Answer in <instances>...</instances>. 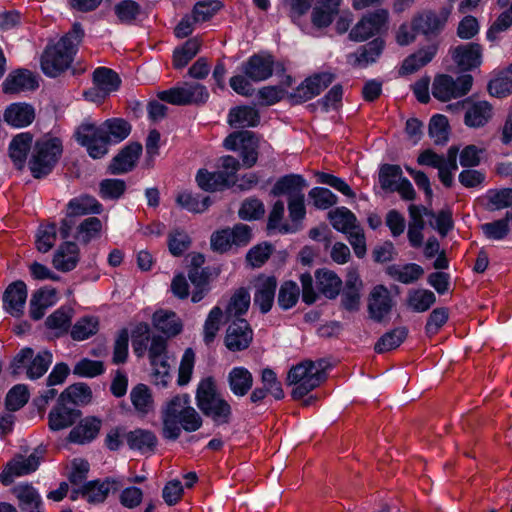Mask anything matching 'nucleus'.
<instances>
[{
    "label": "nucleus",
    "mask_w": 512,
    "mask_h": 512,
    "mask_svg": "<svg viewBox=\"0 0 512 512\" xmlns=\"http://www.w3.org/2000/svg\"><path fill=\"white\" fill-rule=\"evenodd\" d=\"M259 121L258 111L249 106L236 107L228 115V122L234 127H255Z\"/></svg>",
    "instance_id": "49530a36"
},
{
    "label": "nucleus",
    "mask_w": 512,
    "mask_h": 512,
    "mask_svg": "<svg viewBox=\"0 0 512 512\" xmlns=\"http://www.w3.org/2000/svg\"><path fill=\"white\" fill-rule=\"evenodd\" d=\"M52 363V354L47 351H41L34 356V351L29 348H23L12 362L13 374L19 373V369L26 368V374L29 379H38L43 376Z\"/></svg>",
    "instance_id": "6e6552de"
},
{
    "label": "nucleus",
    "mask_w": 512,
    "mask_h": 512,
    "mask_svg": "<svg viewBox=\"0 0 512 512\" xmlns=\"http://www.w3.org/2000/svg\"><path fill=\"white\" fill-rule=\"evenodd\" d=\"M35 118L34 108L26 103H13L4 113L5 121L17 128L28 126Z\"/></svg>",
    "instance_id": "7c9ffc66"
},
{
    "label": "nucleus",
    "mask_w": 512,
    "mask_h": 512,
    "mask_svg": "<svg viewBox=\"0 0 512 512\" xmlns=\"http://www.w3.org/2000/svg\"><path fill=\"white\" fill-rule=\"evenodd\" d=\"M317 287L321 293L330 299H334L338 296L342 280L340 277L331 270L320 269L315 273Z\"/></svg>",
    "instance_id": "58836bf2"
},
{
    "label": "nucleus",
    "mask_w": 512,
    "mask_h": 512,
    "mask_svg": "<svg viewBox=\"0 0 512 512\" xmlns=\"http://www.w3.org/2000/svg\"><path fill=\"white\" fill-rule=\"evenodd\" d=\"M328 218L334 229L348 234L359 225L356 216L346 207H338L328 213Z\"/></svg>",
    "instance_id": "c03bdc74"
},
{
    "label": "nucleus",
    "mask_w": 512,
    "mask_h": 512,
    "mask_svg": "<svg viewBox=\"0 0 512 512\" xmlns=\"http://www.w3.org/2000/svg\"><path fill=\"white\" fill-rule=\"evenodd\" d=\"M253 339V331L243 318L233 320L227 327L225 346L230 351H241L249 347Z\"/></svg>",
    "instance_id": "dca6fc26"
},
{
    "label": "nucleus",
    "mask_w": 512,
    "mask_h": 512,
    "mask_svg": "<svg viewBox=\"0 0 512 512\" xmlns=\"http://www.w3.org/2000/svg\"><path fill=\"white\" fill-rule=\"evenodd\" d=\"M97 126L92 123H83L76 131L77 141L84 147L93 159H100L108 152L110 144L103 135H99Z\"/></svg>",
    "instance_id": "ddd939ff"
},
{
    "label": "nucleus",
    "mask_w": 512,
    "mask_h": 512,
    "mask_svg": "<svg viewBox=\"0 0 512 512\" xmlns=\"http://www.w3.org/2000/svg\"><path fill=\"white\" fill-rule=\"evenodd\" d=\"M449 53L461 71H470L482 64L483 49L477 43L460 44L452 47Z\"/></svg>",
    "instance_id": "2eb2a0df"
},
{
    "label": "nucleus",
    "mask_w": 512,
    "mask_h": 512,
    "mask_svg": "<svg viewBox=\"0 0 512 512\" xmlns=\"http://www.w3.org/2000/svg\"><path fill=\"white\" fill-rule=\"evenodd\" d=\"M274 58L270 54L252 55L242 64V72L254 82H260L272 76Z\"/></svg>",
    "instance_id": "a211bd4d"
},
{
    "label": "nucleus",
    "mask_w": 512,
    "mask_h": 512,
    "mask_svg": "<svg viewBox=\"0 0 512 512\" xmlns=\"http://www.w3.org/2000/svg\"><path fill=\"white\" fill-rule=\"evenodd\" d=\"M39 464L40 458L34 453L28 457L17 456L7 463L0 474V481L4 485H9L12 483L14 477L34 472L38 468Z\"/></svg>",
    "instance_id": "6ab92c4d"
},
{
    "label": "nucleus",
    "mask_w": 512,
    "mask_h": 512,
    "mask_svg": "<svg viewBox=\"0 0 512 512\" xmlns=\"http://www.w3.org/2000/svg\"><path fill=\"white\" fill-rule=\"evenodd\" d=\"M228 384L235 396L242 397L247 394L253 385V376L244 367H234L228 373Z\"/></svg>",
    "instance_id": "e433bc0d"
},
{
    "label": "nucleus",
    "mask_w": 512,
    "mask_h": 512,
    "mask_svg": "<svg viewBox=\"0 0 512 512\" xmlns=\"http://www.w3.org/2000/svg\"><path fill=\"white\" fill-rule=\"evenodd\" d=\"M407 333L408 332L405 327H398L387 332L375 344L376 352L383 353L397 348L404 341Z\"/></svg>",
    "instance_id": "bf43d9fd"
},
{
    "label": "nucleus",
    "mask_w": 512,
    "mask_h": 512,
    "mask_svg": "<svg viewBox=\"0 0 512 512\" xmlns=\"http://www.w3.org/2000/svg\"><path fill=\"white\" fill-rule=\"evenodd\" d=\"M38 86L35 76L28 70H17L8 75L3 82L5 93H18L33 90Z\"/></svg>",
    "instance_id": "c756f323"
},
{
    "label": "nucleus",
    "mask_w": 512,
    "mask_h": 512,
    "mask_svg": "<svg viewBox=\"0 0 512 512\" xmlns=\"http://www.w3.org/2000/svg\"><path fill=\"white\" fill-rule=\"evenodd\" d=\"M341 0H317L311 14L314 26L318 28L328 27L338 12Z\"/></svg>",
    "instance_id": "473e14b6"
},
{
    "label": "nucleus",
    "mask_w": 512,
    "mask_h": 512,
    "mask_svg": "<svg viewBox=\"0 0 512 512\" xmlns=\"http://www.w3.org/2000/svg\"><path fill=\"white\" fill-rule=\"evenodd\" d=\"M154 326L167 336H175L182 331L180 318L173 311L159 310L153 315Z\"/></svg>",
    "instance_id": "ea45409f"
},
{
    "label": "nucleus",
    "mask_w": 512,
    "mask_h": 512,
    "mask_svg": "<svg viewBox=\"0 0 512 512\" xmlns=\"http://www.w3.org/2000/svg\"><path fill=\"white\" fill-rule=\"evenodd\" d=\"M325 379L324 362L303 361L293 366L287 375V384L292 386V397L301 399Z\"/></svg>",
    "instance_id": "20e7f679"
},
{
    "label": "nucleus",
    "mask_w": 512,
    "mask_h": 512,
    "mask_svg": "<svg viewBox=\"0 0 512 512\" xmlns=\"http://www.w3.org/2000/svg\"><path fill=\"white\" fill-rule=\"evenodd\" d=\"M511 225L512 210L507 211L503 219L483 224L481 226V229L487 238L493 240H500L503 239L508 234Z\"/></svg>",
    "instance_id": "6e6d98bb"
},
{
    "label": "nucleus",
    "mask_w": 512,
    "mask_h": 512,
    "mask_svg": "<svg viewBox=\"0 0 512 512\" xmlns=\"http://www.w3.org/2000/svg\"><path fill=\"white\" fill-rule=\"evenodd\" d=\"M388 273L395 280L409 284L418 280L424 271L418 264L410 263L403 266H391L388 268Z\"/></svg>",
    "instance_id": "5fc2aeb1"
},
{
    "label": "nucleus",
    "mask_w": 512,
    "mask_h": 512,
    "mask_svg": "<svg viewBox=\"0 0 512 512\" xmlns=\"http://www.w3.org/2000/svg\"><path fill=\"white\" fill-rule=\"evenodd\" d=\"M162 101L177 106L204 104L209 98L207 88L199 83L185 82L158 93Z\"/></svg>",
    "instance_id": "423d86ee"
},
{
    "label": "nucleus",
    "mask_w": 512,
    "mask_h": 512,
    "mask_svg": "<svg viewBox=\"0 0 512 512\" xmlns=\"http://www.w3.org/2000/svg\"><path fill=\"white\" fill-rule=\"evenodd\" d=\"M414 29L424 35H432L438 33L447 21L446 15H436L435 13L427 12L420 14L414 19Z\"/></svg>",
    "instance_id": "a18cd8bd"
},
{
    "label": "nucleus",
    "mask_w": 512,
    "mask_h": 512,
    "mask_svg": "<svg viewBox=\"0 0 512 512\" xmlns=\"http://www.w3.org/2000/svg\"><path fill=\"white\" fill-rule=\"evenodd\" d=\"M224 146L228 150H239L242 164L246 168H251L257 162L259 140L250 131L230 134L224 140Z\"/></svg>",
    "instance_id": "1a4fd4ad"
},
{
    "label": "nucleus",
    "mask_w": 512,
    "mask_h": 512,
    "mask_svg": "<svg viewBox=\"0 0 512 512\" xmlns=\"http://www.w3.org/2000/svg\"><path fill=\"white\" fill-rule=\"evenodd\" d=\"M388 21V12L378 9L363 16L349 33L350 39L362 42L380 33Z\"/></svg>",
    "instance_id": "f8f14e48"
},
{
    "label": "nucleus",
    "mask_w": 512,
    "mask_h": 512,
    "mask_svg": "<svg viewBox=\"0 0 512 512\" xmlns=\"http://www.w3.org/2000/svg\"><path fill=\"white\" fill-rule=\"evenodd\" d=\"M487 208L501 210L512 205V189L489 190L486 194Z\"/></svg>",
    "instance_id": "774afa93"
},
{
    "label": "nucleus",
    "mask_w": 512,
    "mask_h": 512,
    "mask_svg": "<svg viewBox=\"0 0 512 512\" xmlns=\"http://www.w3.org/2000/svg\"><path fill=\"white\" fill-rule=\"evenodd\" d=\"M254 287V305L259 307L262 313H267L274 303L277 281L272 276H260L256 279Z\"/></svg>",
    "instance_id": "4be33fe9"
},
{
    "label": "nucleus",
    "mask_w": 512,
    "mask_h": 512,
    "mask_svg": "<svg viewBox=\"0 0 512 512\" xmlns=\"http://www.w3.org/2000/svg\"><path fill=\"white\" fill-rule=\"evenodd\" d=\"M27 299V286L22 281L10 284L3 295L4 309L14 317L23 315Z\"/></svg>",
    "instance_id": "412c9836"
},
{
    "label": "nucleus",
    "mask_w": 512,
    "mask_h": 512,
    "mask_svg": "<svg viewBox=\"0 0 512 512\" xmlns=\"http://www.w3.org/2000/svg\"><path fill=\"white\" fill-rule=\"evenodd\" d=\"M491 116L492 107L488 102H474L467 107L464 122L469 127L478 128L484 126Z\"/></svg>",
    "instance_id": "4c0bfd02"
},
{
    "label": "nucleus",
    "mask_w": 512,
    "mask_h": 512,
    "mask_svg": "<svg viewBox=\"0 0 512 512\" xmlns=\"http://www.w3.org/2000/svg\"><path fill=\"white\" fill-rule=\"evenodd\" d=\"M333 81L330 73L317 74L306 79L297 89V96L303 101L319 95Z\"/></svg>",
    "instance_id": "f704fd0d"
},
{
    "label": "nucleus",
    "mask_w": 512,
    "mask_h": 512,
    "mask_svg": "<svg viewBox=\"0 0 512 512\" xmlns=\"http://www.w3.org/2000/svg\"><path fill=\"white\" fill-rule=\"evenodd\" d=\"M130 400L135 411L140 415H147L154 410L152 393L144 384H137L131 389Z\"/></svg>",
    "instance_id": "79ce46f5"
},
{
    "label": "nucleus",
    "mask_w": 512,
    "mask_h": 512,
    "mask_svg": "<svg viewBox=\"0 0 512 512\" xmlns=\"http://www.w3.org/2000/svg\"><path fill=\"white\" fill-rule=\"evenodd\" d=\"M99 328L98 318L85 316L80 318L72 327L71 336L76 341H83L94 335Z\"/></svg>",
    "instance_id": "13d9d810"
},
{
    "label": "nucleus",
    "mask_w": 512,
    "mask_h": 512,
    "mask_svg": "<svg viewBox=\"0 0 512 512\" xmlns=\"http://www.w3.org/2000/svg\"><path fill=\"white\" fill-rule=\"evenodd\" d=\"M198 186L205 191H218L230 187L232 181L223 172H208L199 170L196 175Z\"/></svg>",
    "instance_id": "a19ab883"
},
{
    "label": "nucleus",
    "mask_w": 512,
    "mask_h": 512,
    "mask_svg": "<svg viewBox=\"0 0 512 512\" xmlns=\"http://www.w3.org/2000/svg\"><path fill=\"white\" fill-rule=\"evenodd\" d=\"M95 88L85 92L87 99L91 101H99L111 92L118 89L120 79L118 75L111 69L100 67L93 73Z\"/></svg>",
    "instance_id": "f3484780"
},
{
    "label": "nucleus",
    "mask_w": 512,
    "mask_h": 512,
    "mask_svg": "<svg viewBox=\"0 0 512 512\" xmlns=\"http://www.w3.org/2000/svg\"><path fill=\"white\" fill-rule=\"evenodd\" d=\"M126 440L131 449L146 452L152 450L157 443V438L149 430L136 429L126 435Z\"/></svg>",
    "instance_id": "3c124183"
},
{
    "label": "nucleus",
    "mask_w": 512,
    "mask_h": 512,
    "mask_svg": "<svg viewBox=\"0 0 512 512\" xmlns=\"http://www.w3.org/2000/svg\"><path fill=\"white\" fill-rule=\"evenodd\" d=\"M435 301L434 293L426 289L411 290L407 296V305L415 312L427 311Z\"/></svg>",
    "instance_id": "864d4df0"
},
{
    "label": "nucleus",
    "mask_w": 512,
    "mask_h": 512,
    "mask_svg": "<svg viewBox=\"0 0 512 512\" xmlns=\"http://www.w3.org/2000/svg\"><path fill=\"white\" fill-rule=\"evenodd\" d=\"M394 306L389 290L383 285L375 286L368 298V311L370 317L381 321L386 317Z\"/></svg>",
    "instance_id": "aec40b11"
},
{
    "label": "nucleus",
    "mask_w": 512,
    "mask_h": 512,
    "mask_svg": "<svg viewBox=\"0 0 512 512\" xmlns=\"http://www.w3.org/2000/svg\"><path fill=\"white\" fill-rule=\"evenodd\" d=\"M496 5L503 11L486 33L487 40L490 42L497 41L499 34L512 26V0H497Z\"/></svg>",
    "instance_id": "c85d7f7f"
},
{
    "label": "nucleus",
    "mask_w": 512,
    "mask_h": 512,
    "mask_svg": "<svg viewBox=\"0 0 512 512\" xmlns=\"http://www.w3.org/2000/svg\"><path fill=\"white\" fill-rule=\"evenodd\" d=\"M250 305V295L244 290H239L231 298L226 308L228 319L232 317L239 318L247 312Z\"/></svg>",
    "instance_id": "69168bd1"
},
{
    "label": "nucleus",
    "mask_w": 512,
    "mask_h": 512,
    "mask_svg": "<svg viewBox=\"0 0 512 512\" xmlns=\"http://www.w3.org/2000/svg\"><path fill=\"white\" fill-rule=\"evenodd\" d=\"M13 495L22 512H43V502L38 491L29 484H18L13 488Z\"/></svg>",
    "instance_id": "393cba45"
},
{
    "label": "nucleus",
    "mask_w": 512,
    "mask_h": 512,
    "mask_svg": "<svg viewBox=\"0 0 512 512\" xmlns=\"http://www.w3.org/2000/svg\"><path fill=\"white\" fill-rule=\"evenodd\" d=\"M57 292L52 288H43L36 291L30 300V316L34 320L41 319L47 308L56 304Z\"/></svg>",
    "instance_id": "72a5a7b5"
},
{
    "label": "nucleus",
    "mask_w": 512,
    "mask_h": 512,
    "mask_svg": "<svg viewBox=\"0 0 512 512\" xmlns=\"http://www.w3.org/2000/svg\"><path fill=\"white\" fill-rule=\"evenodd\" d=\"M101 204L90 196H80L71 199L67 204L66 216L61 222L60 235L62 238H68L74 226L73 217L82 216L89 213H100Z\"/></svg>",
    "instance_id": "9b49d317"
},
{
    "label": "nucleus",
    "mask_w": 512,
    "mask_h": 512,
    "mask_svg": "<svg viewBox=\"0 0 512 512\" xmlns=\"http://www.w3.org/2000/svg\"><path fill=\"white\" fill-rule=\"evenodd\" d=\"M123 484V477H106L86 483L82 487L81 493L90 503H103L110 493L119 492Z\"/></svg>",
    "instance_id": "4468645a"
},
{
    "label": "nucleus",
    "mask_w": 512,
    "mask_h": 512,
    "mask_svg": "<svg viewBox=\"0 0 512 512\" xmlns=\"http://www.w3.org/2000/svg\"><path fill=\"white\" fill-rule=\"evenodd\" d=\"M384 49V41L374 39L366 45L361 46L356 52L347 56V62L357 68H365L376 62Z\"/></svg>",
    "instance_id": "5701e85b"
},
{
    "label": "nucleus",
    "mask_w": 512,
    "mask_h": 512,
    "mask_svg": "<svg viewBox=\"0 0 512 512\" xmlns=\"http://www.w3.org/2000/svg\"><path fill=\"white\" fill-rule=\"evenodd\" d=\"M62 153V144L58 138L44 136L39 139L33 149L29 167L34 177L48 174Z\"/></svg>",
    "instance_id": "39448f33"
},
{
    "label": "nucleus",
    "mask_w": 512,
    "mask_h": 512,
    "mask_svg": "<svg viewBox=\"0 0 512 512\" xmlns=\"http://www.w3.org/2000/svg\"><path fill=\"white\" fill-rule=\"evenodd\" d=\"M149 358L153 370V381L165 387L171 380L169 356L166 352V341L161 337H153L149 347Z\"/></svg>",
    "instance_id": "9d476101"
},
{
    "label": "nucleus",
    "mask_w": 512,
    "mask_h": 512,
    "mask_svg": "<svg viewBox=\"0 0 512 512\" xmlns=\"http://www.w3.org/2000/svg\"><path fill=\"white\" fill-rule=\"evenodd\" d=\"M79 259L78 246L74 242H65L56 250L53 265L57 270L68 272L77 266Z\"/></svg>",
    "instance_id": "bb28decb"
},
{
    "label": "nucleus",
    "mask_w": 512,
    "mask_h": 512,
    "mask_svg": "<svg viewBox=\"0 0 512 512\" xmlns=\"http://www.w3.org/2000/svg\"><path fill=\"white\" fill-rule=\"evenodd\" d=\"M100 430V421L85 419L75 426L69 433V440L74 443H85L94 439Z\"/></svg>",
    "instance_id": "8fccbe9b"
},
{
    "label": "nucleus",
    "mask_w": 512,
    "mask_h": 512,
    "mask_svg": "<svg viewBox=\"0 0 512 512\" xmlns=\"http://www.w3.org/2000/svg\"><path fill=\"white\" fill-rule=\"evenodd\" d=\"M201 47V41L197 38L187 40L180 48L175 49L173 54V65L175 68H183L196 56Z\"/></svg>",
    "instance_id": "603ef678"
},
{
    "label": "nucleus",
    "mask_w": 512,
    "mask_h": 512,
    "mask_svg": "<svg viewBox=\"0 0 512 512\" xmlns=\"http://www.w3.org/2000/svg\"><path fill=\"white\" fill-rule=\"evenodd\" d=\"M141 152V144L131 143L127 145L111 162L110 172L112 174H123L130 171L135 166Z\"/></svg>",
    "instance_id": "a878e982"
},
{
    "label": "nucleus",
    "mask_w": 512,
    "mask_h": 512,
    "mask_svg": "<svg viewBox=\"0 0 512 512\" xmlns=\"http://www.w3.org/2000/svg\"><path fill=\"white\" fill-rule=\"evenodd\" d=\"M458 148L452 146L448 149L446 160L437 168L440 181L447 187L453 183V172L458 169L457 154Z\"/></svg>",
    "instance_id": "052dcab7"
},
{
    "label": "nucleus",
    "mask_w": 512,
    "mask_h": 512,
    "mask_svg": "<svg viewBox=\"0 0 512 512\" xmlns=\"http://www.w3.org/2000/svg\"><path fill=\"white\" fill-rule=\"evenodd\" d=\"M363 283L355 269L347 273L345 286L342 292L341 302L348 311H357L360 307L361 290Z\"/></svg>",
    "instance_id": "b1692460"
},
{
    "label": "nucleus",
    "mask_w": 512,
    "mask_h": 512,
    "mask_svg": "<svg viewBox=\"0 0 512 512\" xmlns=\"http://www.w3.org/2000/svg\"><path fill=\"white\" fill-rule=\"evenodd\" d=\"M488 91L490 95L498 98L512 93V73H510V67L489 82Z\"/></svg>",
    "instance_id": "680f3d73"
},
{
    "label": "nucleus",
    "mask_w": 512,
    "mask_h": 512,
    "mask_svg": "<svg viewBox=\"0 0 512 512\" xmlns=\"http://www.w3.org/2000/svg\"><path fill=\"white\" fill-rule=\"evenodd\" d=\"M83 36L81 25L75 23L55 45L47 47L41 59L44 74L56 77L65 71L72 63Z\"/></svg>",
    "instance_id": "f03ea898"
},
{
    "label": "nucleus",
    "mask_w": 512,
    "mask_h": 512,
    "mask_svg": "<svg viewBox=\"0 0 512 512\" xmlns=\"http://www.w3.org/2000/svg\"><path fill=\"white\" fill-rule=\"evenodd\" d=\"M163 436L175 440L180 436L181 429L194 432L202 425V418L191 406L188 394L176 395L168 400L161 410Z\"/></svg>",
    "instance_id": "f257e3e1"
},
{
    "label": "nucleus",
    "mask_w": 512,
    "mask_h": 512,
    "mask_svg": "<svg viewBox=\"0 0 512 512\" xmlns=\"http://www.w3.org/2000/svg\"><path fill=\"white\" fill-rule=\"evenodd\" d=\"M299 295L298 285L293 281H286L279 289L278 304L282 309L288 310L296 305Z\"/></svg>",
    "instance_id": "338daca9"
},
{
    "label": "nucleus",
    "mask_w": 512,
    "mask_h": 512,
    "mask_svg": "<svg viewBox=\"0 0 512 512\" xmlns=\"http://www.w3.org/2000/svg\"><path fill=\"white\" fill-rule=\"evenodd\" d=\"M79 411L62 404L58 400V405L49 413V427L53 431H59L72 426L79 418Z\"/></svg>",
    "instance_id": "2f4dec72"
},
{
    "label": "nucleus",
    "mask_w": 512,
    "mask_h": 512,
    "mask_svg": "<svg viewBox=\"0 0 512 512\" xmlns=\"http://www.w3.org/2000/svg\"><path fill=\"white\" fill-rule=\"evenodd\" d=\"M92 399L90 387L84 383L70 385L60 395L59 401L62 404L72 403L75 405L88 404Z\"/></svg>",
    "instance_id": "09e8293b"
},
{
    "label": "nucleus",
    "mask_w": 512,
    "mask_h": 512,
    "mask_svg": "<svg viewBox=\"0 0 512 512\" xmlns=\"http://www.w3.org/2000/svg\"><path fill=\"white\" fill-rule=\"evenodd\" d=\"M31 143L32 136L29 133H20L11 141L9 153L16 167L22 168L24 166Z\"/></svg>",
    "instance_id": "de8ad7c7"
},
{
    "label": "nucleus",
    "mask_w": 512,
    "mask_h": 512,
    "mask_svg": "<svg viewBox=\"0 0 512 512\" xmlns=\"http://www.w3.org/2000/svg\"><path fill=\"white\" fill-rule=\"evenodd\" d=\"M305 187H307V183L302 176L291 174L279 179L275 183L272 192L274 195H288L289 199H291L303 196V189Z\"/></svg>",
    "instance_id": "c9c22d12"
},
{
    "label": "nucleus",
    "mask_w": 512,
    "mask_h": 512,
    "mask_svg": "<svg viewBox=\"0 0 512 512\" xmlns=\"http://www.w3.org/2000/svg\"><path fill=\"white\" fill-rule=\"evenodd\" d=\"M223 312L220 307H214L208 314L203 326V340L205 344H211L219 329L222 320Z\"/></svg>",
    "instance_id": "0e129e2a"
},
{
    "label": "nucleus",
    "mask_w": 512,
    "mask_h": 512,
    "mask_svg": "<svg viewBox=\"0 0 512 512\" xmlns=\"http://www.w3.org/2000/svg\"><path fill=\"white\" fill-rule=\"evenodd\" d=\"M437 47L431 45L427 48L420 49L415 54L407 57L401 66L400 73L402 75L412 74L418 71L421 67L429 63L435 56Z\"/></svg>",
    "instance_id": "37998d69"
},
{
    "label": "nucleus",
    "mask_w": 512,
    "mask_h": 512,
    "mask_svg": "<svg viewBox=\"0 0 512 512\" xmlns=\"http://www.w3.org/2000/svg\"><path fill=\"white\" fill-rule=\"evenodd\" d=\"M472 84L473 78L468 74L459 76L457 79L446 74L438 75L432 84V95L446 102L466 95L471 90Z\"/></svg>",
    "instance_id": "0eeeda50"
},
{
    "label": "nucleus",
    "mask_w": 512,
    "mask_h": 512,
    "mask_svg": "<svg viewBox=\"0 0 512 512\" xmlns=\"http://www.w3.org/2000/svg\"><path fill=\"white\" fill-rule=\"evenodd\" d=\"M117 19L122 24H132L141 15L139 4L133 0H123L114 6Z\"/></svg>",
    "instance_id": "4d7b16f0"
},
{
    "label": "nucleus",
    "mask_w": 512,
    "mask_h": 512,
    "mask_svg": "<svg viewBox=\"0 0 512 512\" xmlns=\"http://www.w3.org/2000/svg\"><path fill=\"white\" fill-rule=\"evenodd\" d=\"M97 130L109 143H119L129 136L131 125L124 119L113 118L97 126Z\"/></svg>",
    "instance_id": "cd10ccee"
},
{
    "label": "nucleus",
    "mask_w": 512,
    "mask_h": 512,
    "mask_svg": "<svg viewBox=\"0 0 512 512\" xmlns=\"http://www.w3.org/2000/svg\"><path fill=\"white\" fill-rule=\"evenodd\" d=\"M102 229V222L99 218L89 217L85 219L78 227L75 238L83 243H88L92 239L99 237Z\"/></svg>",
    "instance_id": "e2e57ef3"
},
{
    "label": "nucleus",
    "mask_w": 512,
    "mask_h": 512,
    "mask_svg": "<svg viewBox=\"0 0 512 512\" xmlns=\"http://www.w3.org/2000/svg\"><path fill=\"white\" fill-rule=\"evenodd\" d=\"M195 400L199 410L215 424L230 422L232 407L218 392L214 378L206 377L198 383Z\"/></svg>",
    "instance_id": "7ed1b4c3"
}]
</instances>
